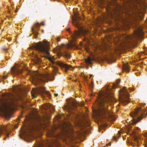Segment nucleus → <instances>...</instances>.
<instances>
[{"instance_id": "nucleus-1", "label": "nucleus", "mask_w": 147, "mask_h": 147, "mask_svg": "<svg viewBox=\"0 0 147 147\" xmlns=\"http://www.w3.org/2000/svg\"><path fill=\"white\" fill-rule=\"evenodd\" d=\"M49 48L50 46L48 42L45 40H44L43 42H40L30 47L29 49L31 50L30 55L34 57V63L38 64L42 63V60L36 54V51H37L40 54L42 57H45L48 59L52 63L51 66L53 68V71L54 74L56 73L58 70L57 68L55 65V64L58 65L61 68H64L65 70L67 71L71 66L59 61L55 62L53 60L55 58L53 57H51L50 56V53L49 52Z\"/></svg>"}, {"instance_id": "nucleus-2", "label": "nucleus", "mask_w": 147, "mask_h": 147, "mask_svg": "<svg viewBox=\"0 0 147 147\" xmlns=\"http://www.w3.org/2000/svg\"><path fill=\"white\" fill-rule=\"evenodd\" d=\"M114 100L113 93L108 88H107L103 92H100L98 94V97L96 100L98 107L96 112L101 117L102 121L115 120L107 109L108 103Z\"/></svg>"}, {"instance_id": "nucleus-3", "label": "nucleus", "mask_w": 147, "mask_h": 147, "mask_svg": "<svg viewBox=\"0 0 147 147\" xmlns=\"http://www.w3.org/2000/svg\"><path fill=\"white\" fill-rule=\"evenodd\" d=\"M16 99L14 96L9 97L7 100L0 98V114L3 115L7 119L11 117L9 111L13 110L16 105Z\"/></svg>"}, {"instance_id": "nucleus-4", "label": "nucleus", "mask_w": 147, "mask_h": 147, "mask_svg": "<svg viewBox=\"0 0 147 147\" xmlns=\"http://www.w3.org/2000/svg\"><path fill=\"white\" fill-rule=\"evenodd\" d=\"M75 18L73 19V24L76 27L78 30H75L72 35H71L72 40L70 41V46H73L75 45L73 41H75L76 38L80 35L86 36L89 33V31L84 29L80 23L79 22V20H82V18L78 16L77 13L75 14Z\"/></svg>"}, {"instance_id": "nucleus-5", "label": "nucleus", "mask_w": 147, "mask_h": 147, "mask_svg": "<svg viewBox=\"0 0 147 147\" xmlns=\"http://www.w3.org/2000/svg\"><path fill=\"white\" fill-rule=\"evenodd\" d=\"M142 35V32L139 29L137 28L134 31L132 35L123 34L120 35L118 41L123 42L131 45L136 42L137 40Z\"/></svg>"}, {"instance_id": "nucleus-6", "label": "nucleus", "mask_w": 147, "mask_h": 147, "mask_svg": "<svg viewBox=\"0 0 147 147\" xmlns=\"http://www.w3.org/2000/svg\"><path fill=\"white\" fill-rule=\"evenodd\" d=\"M50 75L48 73L45 74H41L37 72L33 74L32 76L33 81L36 84H38L39 82H46L49 78Z\"/></svg>"}, {"instance_id": "nucleus-7", "label": "nucleus", "mask_w": 147, "mask_h": 147, "mask_svg": "<svg viewBox=\"0 0 147 147\" xmlns=\"http://www.w3.org/2000/svg\"><path fill=\"white\" fill-rule=\"evenodd\" d=\"M143 110L141 108L135 110L134 112H132L130 114L132 118L133 123L134 124L137 123L143 117V113L145 114Z\"/></svg>"}, {"instance_id": "nucleus-8", "label": "nucleus", "mask_w": 147, "mask_h": 147, "mask_svg": "<svg viewBox=\"0 0 147 147\" xmlns=\"http://www.w3.org/2000/svg\"><path fill=\"white\" fill-rule=\"evenodd\" d=\"M120 97L119 102L123 105H125L129 102V96L127 90L125 87L119 91Z\"/></svg>"}, {"instance_id": "nucleus-9", "label": "nucleus", "mask_w": 147, "mask_h": 147, "mask_svg": "<svg viewBox=\"0 0 147 147\" xmlns=\"http://www.w3.org/2000/svg\"><path fill=\"white\" fill-rule=\"evenodd\" d=\"M33 91L34 94H39L42 96H43V93L46 94L49 97L51 96L50 94L46 90L45 88L44 87L39 86L36 89L33 88Z\"/></svg>"}, {"instance_id": "nucleus-10", "label": "nucleus", "mask_w": 147, "mask_h": 147, "mask_svg": "<svg viewBox=\"0 0 147 147\" xmlns=\"http://www.w3.org/2000/svg\"><path fill=\"white\" fill-rule=\"evenodd\" d=\"M134 9L131 11V13H129L128 14L129 18H135L138 16V14L140 12L139 8L136 5H134Z\"/></svg>"}, {"instance_id": "nucleus-11", "label": "nucleus", "mask_w": 147, "mask_h": 147, "mask_svg": "<svg viewBox=\"0 0 147 147\" xmlns=\"http://www.w3.org/2000/svg\"><path fill=\"white\" fill-rule=\"evenodd\" d=\"M7 126L0 125V136L1 134H3L4 132L7 133L6 136L8 137L9 134L7 133Z\"/></svg>"}, {"instance_id": "nucleus-12", "label": "nucleus", "mask_w": 147, "mask_h": 147, "mask_svg": "<svg viewBox=\"0 0 147 147\" xmlns=\"http://www.w3.org/2000/svg\"><path fill=\"white\" fill-rule=\"evenodd\" d=\"M11 72L12 74H21L22 73V71L18 69L16 66L12 67L11 69Z\"/></svg>"}, {"instance_id": "nucleus-13", "label": "nucleus", "mask_w": 147, "mask_h": 147, "mask_svg": "<svg viewBox=\"0 0 147 147\" xmlns=\"http://www.w3.org/2000/svg\"><path fill=\"white\" fill-rule=\"evenodd\" d=\"M44 109L45 110L49 111L52 113H53V112L54 109L51 104L46 105L44 106Z\"/></svg>"}, {"instance_id": "nucleus-14", "label": "nucleus", "mask_w": 147, "mask_h": 147, "mask_svg": "<svg viewBox=\"0 0 147 147\" xmlns=\"http://www.w3.org/2000/svg\"><path fill=\"white\" fill-rule=\"evenodd\" d=\"M68 108L69 109H73V108L76 107V103L73 101H71L70 103H69Z\"/></svg>"}, {"instance_id": "nucleus-15", "label": "nucleus", "mask_w": 147, "mask_h": 147, "mask_svg": "<svg viewBox=\"0 0 147 147\" xmlns=\"http://www.w3.org/2000/svg\"><path fill=\"white\" fill-rule=\"evenodd\" d=\"M123 70L127 72H129V67L127 63H123Z\"/></svg>"}, {"instance_id": "nucleus-16", "label": "nucleus", "mask_w": 147, "mask_h": 147, "mask_svg": "<svg viewBox=\"0 0 147 147\" xmlns=\"http://www.w3.org/2000/svg\"><path fill=\"white\" fill-rule=\"evenodd\" d=\"M62 55L66 59H69L71 57V55L67 52H65L62 54Z\"/></svg>"}, {"instance_id": "nucleus-17", "label": "nucleus", "mask_w": 147, "mask_h": 147, "mask_svg": "<svg viewBox=\"0 0 147 147\" xmlns=\"http://www.w3.org/2000/svg\"><path fill=\"white\" fill-rule=\"evenodd\" d=\"M92 60L91 58L89 57L87 59H85V62L87 64L91 65L92 64Z\"/></svg>"}, {"instance_id": "nucleus-18", "label": "nucleus", "mask_w": 147, "mask_h": 147, "mask_svg": "<svg viewBox=\"0 0 147 147\" xmlns=\"http://www.w3.org/2000/svg\"><path fill=\"white\" fill-rule=\"evenodd\" d=\"M108 14L109 16H112L113 15V13L112 12L111 10H108Z\"/></svg>"}, {"instance_id": "nucleus-19", "label": "nucleus", "mask_w": 147, "mask_h": 147, "mask_svg": "<svg viewBox=\"0 0 147 147\" xmlns=\"http://www.w3.org/2000/svg\"><path fill=\"white\" fill-rule=\"evenodd\" d=\"M32 31L33 32V33L36 36L37 34H38V32L36 31H34V28L33 27H32Z\"/></svg>"}, {"instance_id": "nucleus-20", "label": "nucleus", "mask_w": 147, "mask_h": 147, "mask_svg": "<svg viewBox=\"0 0 147 147\" xmlns=\"http://www.w3.org/2000/svg\"><path fill=\"white\" fill-rule=\"evenodd\" d=\"M34 25L36 27V28H39L40 26V24L38 22L35 23L34 24Z\"/></svg>"}, {"instance_id": "nucleus-21", "label": "nucleus", "mask_w": 147, "mask_h": 147, "mask_svg": "<svg viewBox=\"0 0 147 147\" xmlns=\"http://www.w3.org/2000/svg\"><path fill=\"white\" fill-rule=\"evenodd\" d=\"M99 3L100 4H102L103 3V1L102 0H99Z\"/></svg>"}, {"instance_id": "nucleus-22", "label": "nucleus", "mask_w": 147, "mask_h": 147, "mask_svg": "<svg viewBox=\"0 0 147 147\" xmlns=\"http://www.w3.org/2000/svg\"><path fill=\"white\" fill-rule=\"evenodd\" d=\"M120 79H118L117 81V84H118L120 82Z\"/></svg>"}, {"instance_id": "nucleus-23", "label": "nucleus", "mask_w": 147, "mask_h": 147, "mask_svg": "<svg viewBox=\"0 0 147 147\" xmlns=\"http://www.w3.org/2000/svg\"><path fill=\"white\" fill-rule=\"evenodd\" d=\"M56 39H57V42H59V41H60V39L58 37H57Z\"/></svg>"}, {"instance_id": "nucleus-24", "label": "nucleus", "mask_w": 147, "mask_h": 147, "mask_svg": "<svg viewBox=\"0 0 147 147\" xmlns=\"http://www.w3.org/2000/svg\"><path fill=\"white\" fill-rule=\"evenodd\" d=\"M3 50L4 51H7L8 50V49L7 48H4L3 49Z\"/></svg>"}, {"instance_id": "nucleus-25", "label": "nucleus", "mask_w": 147, "mask_h": 147, "mask_svg": "<svg viewBox=\"0 0 147 147\" xmlns=\"http://www.w3.org/2000/svg\"><path fill=\"white\" fill-rule=\"evenodd\" d=\"M113 86L114 88H116L117 87L116 85L115 84H113Z\"/></svg>"}, {"instance_id": "nucleus-26", "label": "nucleus", "mask_w": 147, "mask_h": 147, "mask_svg": "<svg viewBox=\"0 0 147 147\" xmlns=\"http://www.w3.org/2000/svg\"><path fill=\"white\" fill-rule=\"evenodd\" d=\"M134 140L136 141H137V142H138L137 141V138H134Z\"/></svg>"}, {"instance_id": "nucleus-27", "label": "nucleus", "mask_w": 147, "mask_h": 147, "mask_svg": "<svg viewBox=\"0 0 147 147\" xmlns=\"http://www.w3.org/2000/svg\"><path fill=\"white\" fill-rule=\"evenodd\" d=\"M41 25H42V26H44L45 25V24L44 22H41Z\"/></svg>"}, {"instance_id": "nucleus-28", "label": "nucleus", "mask_w": 147, "mask_h": 147, "mask_svg": "<svg viewBox=\"0 0 147 147\" xmlns=\"http://www.w3.org/2000/svg\"><path fill=\"white\" fill-rule=\"evenodd\" d=\"M145 147H147V139L146 140V144L145 145Z\"/></svg>"}, {"instance_id": "nucleus-29", "label": "nucleus", "mask_w": 147, "mask_h": 147, "mask_svg": "<svg viewBox=\"0 0 147 147\" xmlns=\"http://www.w3.org/2000/svg\"><path fill=\"white\" fill-rule=\"evenodd\" d=\"M7 77V76H5L3 77V78L4 79H6Z\"/></svg>"}, {"instance_id": "nucleus-30", "label": "nucleus", "mask_w": 147, "mask_h": 147, "mask_svg": "<svg viewBox=\"0 0 147 147\" xmlns=\"http://www.w3.org/2000/svg\"><path fill=\"white\" fill-rule=\"evenodd\" d=\"M32 96H33V97H35V95L34 94H33L32 93Z\"/></svg>"}, {"instance_id": "nucleus-31", "label": "nucleus", "mask_w": 147, "mask_h": 147, "mask_svg": "<svg viewBox=\"0 0 147 147\" xmlns=\"http://www.w3.org/2000/svg\"><path fill=\"white\" fill-rule=\"evenodd\" d=\"M54 95L56 97H57L58 96V94H54Z\"/></svg>"}, {"instance_id": "nucleus-32", "label": "nucleus", "mask_w": 147, "mask_h": 147, "mask_svg": "<svg viewBox=\"0 0 147 147\" xmlns=\"http://www.w3.org/2000/svg\"><path fill=\"white\" fill-rule=\"evenodd\" d=\"M7 17L8 18V19L9 20H10V17L9 16H7Z\"/></svg>"}, {"instance_id": "nucleus-33", "label": "nucleus", "mask_w": 147, "mask_h": 147, "mask_svg": "<svg viewBox=\"0 0 147 147\" xmlns=\"http://www.w3.org/2000/svg\"><path fill=\"white\" fill-rule=\"evenodd\" d=\"M129 90L130 91V90H132V91H133V90L132 89H131V88H129Z\"/></svg>"}, {"instance_id": "nucleus-34", "label": "nucleus", "mask_w": 147, "mask_h": 147, "mask_svg": "<svg viewBox=\"0 0 147 147\" xmlns=\"http://www.w3.org/2000/svg\"><path fill=\"white\" fill-rule=\"evenodd\" d=\"M26 130H24V133H25V134H26Z\"/></svg>"}, {"instance_id": "nucleus-35", "label": "nucleus", "mask_w": 147, "mask_h": 147, "mask_svg": "<svg viewBox=\"0 0 147 147\" xmlns=\"http://www.w3.org/2000/svg\"><path fill=\"white\" fill-rule=\"evenodd\" d=\"M113 139L115 140L116 139V138L115 137H114Z\"/></svg>"}, {"instance_id": "nucleus-36", "label": "nucleus", "mask_w": 147, "mask_h": 147, "mask_svg": "<svg viewBox=\"0 0 147 147\" xmlns=\"http://www.w3.org/2000/svg\"><path fill=\"white\" fill-rule=\"evenodd\" d=\"M109 146H111V143H109Z\"/></svg>"}, {"instance_id": "nucleus-37", "label": "nucleus", "mask_w": 147, "mask_h": 147, "mask_svg": "<svg viewBox=\"0 0 147 147\" xmlns=\"http://www.w3.org/2000/svg\"><path fill=\"white\" fill-rule=\"evenodd\" d=\"M42 32H44V30H42Z\"/></svg>"}, {"instance_id": "nucleus-38", "label": "nucleus", "mask_w": 147, "mask_h": 147, "mask_svg": "<svg viewBox=\"0 0 147 147\" xmlns=\"http://www.w3.org/2000/svg\"><path fill=\"white\" fill-rule=\"evenodd\" d=\"M25 135H26V136H28V134H25Z\"/></svg>"}, {"instance_id": "nucleus-39", "label": "nucleus", "mask_w": 147, "mask_h": 147, "mask_svg": "<svg viewBox=\"0 0 147 147\" xmlns=\"http://www.w3.org/2000/svg\"><path fill=\"white\" fill-rule=\"evenodd\" d=\"M5 139H6V138H4V140H5Z\"/></svg>"}, {"instance_id": "nucleus-40", "label": "nucleus", "mask_w": 147, "mask_h": 147, "mask_svg": "<svg viewBox=\"0 0 147 147\" xmlns=\"http://www.w3.org/2000/svg\"><path fill=\"white\" fill-rule=\"evenodd\" d=\"M68 30V31H69V29H68V30Z\"/></svg>"}, {"instance_id": "nucleus-41", "label": "nucleus", "mask_w": 147, "mask_h": 147, "mask_svg": "<svg viewBox=\"0 0 147 147\" xmlns=\"http://www.w3.org/2000/svg\"><path fill=\"white\" fill-rule=\"evenodd\" d=\"M92 86H93V85H92Z\"/></svg>"}, {"instance_id": "nucleus-42", "label": "nucleus", "mask_w": 147, "mask_h": 147, "mask_svg": "<svg viewBox=\"0 0 147 147\" xmlns=\"http://www.w3.org/2000/svg\"><path fill=\"white\" fill-rule=\"evenodd\" d=\"M146 112H147V111Z\"/></svg>"}]
</instances>
